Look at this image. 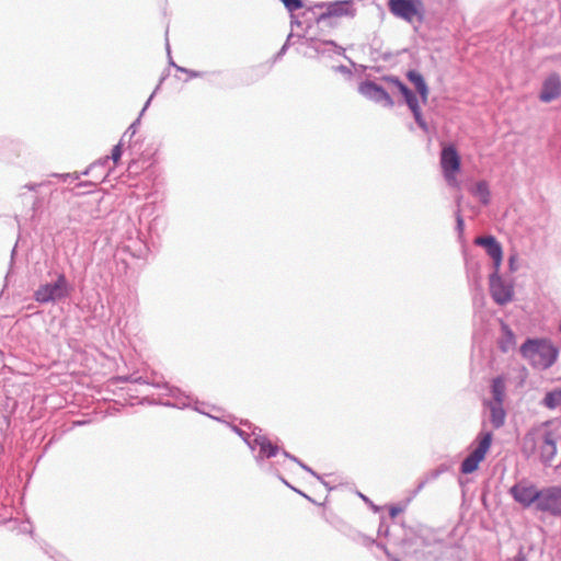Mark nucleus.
Listing matches in <instances>:
<instances>
[{
    "label": "nucleus",
    "mask_w": 561,
    "mask_h": 561,
    "mask_svg": "<svg viewBox=\"0 0 561 561\" xmlns=\"http://www.w3.org/2000/svg\"><path fill=\"white\" fill-rule=\"evenodd\" d=\"M559 438V433L551 427V423L545 422L528 431L523 438L522 450L528 458L538 456L545 466H551Z\"/></svg>",
    "instance_id": "f257e3e1"
},
{
    "label": "nucleus",
    "mask_w": 561,
    "mask_h": 561,
    "mask_svg": "<svg viewBox=\"0 0 561 561\" xmlns=\"http://www.w3.org/2000/svg\"><path fill=\"white\" fill-rule=\"evenodd\" d=\"M519 351L522 356L538 369L551 367L558 357V350L546 340L528 339Z\"/></svg>",
    "instance_id": "f03ea898"
},
{
    "label": "nucleus",
    "mask_w": 561,
    "mask_h": 561,
    "mask_svg": "<svg viewBox=\"0 0 561 561\" xmlns=\"http://www.w3.org/2000/svg\"><path fill=\"white\" fill-rule=\"evenodd\" d=\"M503 252L501 243L493 238V302L504 306L514 299V278H504L499 274Z\"/></svg>",
    "instance_id": "7ed1b4c3"
},
{
    "label": "nucleus",
    "mask_w": 561,
    "mask_h": 561,
    "mask_svg": "<svg viewBox=\"0 0 561 561\" xmlns=\"http://www.w3.org/2000/svg\"><path fill=\"white\" fill-rule=\"evenodd\" d=\"M461 159L454 145H444L440 152V168L450 185L457 184V174L460 171Z\"/></svg>",
    "instance_id": "20e7f679"
},
{
    "label": "nucleus",
    "mask_w": 561,
    "mask_h": 561,
    "mask_svg": "<svg viewBox=\"0 0 561 561\" xmlns=\"http://www.w3.org/2000/svg\"><path fill=\"white\" fill-rule=\"evenodd\" d=\"M70 294V287L65 275L60 274L54 284H44L34 294L36 301L45 304L59 300Z\"/></svg>",
    "instance_id": "39448f33"
},
{
    "label": "nucleus",
    "mask_w": 561,
    "mask_h": 561,
    "mask_svg": "<svg viewBox=\"0 0 561 561\" xmlns=\"http://www.w3.org/2000/svg\"><path fill=\"white\" fill-rule=\"evenodd\" d=\"M511 494L524 507L535 505L536 510L539 511L543 488L537 489L533 483L522 481L511 488Z\"/></svg>",
    "instance_id": "423d86ee"
},
{
    "label": "nucleus",
    "mask_w": 561,
    "mask_h": 561,
    "mask_svg": "<svg viewBox=\"0 0 561 561\" xmlns=\"http://www.w3.org/2000/svg\"><path fill=\"white\" fill-rule=\"evenodd\" d=\"M505 398V383L502 377L493 378V430L505 423L506 411L503 408Z\"/></svg>",
    "instance_id": "0eeeda50"
},
{
    "label": "nucleus",
    "mask_w": 561,
    "mask_h": 561,
    "mask_svg": "<svg viewBox=\"0 0 561 561\" xmlns=\"http://www.w3.org/2000/svg\"><path fill=\"white\" fill-rule=\"evenodd\" d=\"M539 512L548 513L554 517L561 516V485L543 488Z\"/></svg>",
    "instance_id": "6e6552de"
},
{
    "label": "nucleus",
    "mask_w": 561,
    "mask_h": 561,
    "mask_svg": "<svg viewBox=\"0 0 561 561\" xmlns=\"http://www.w3.org/2000/svg\"><path fill=\"white\" fill-rule=\"evenodd\" d=\"M491 443V434L486 433L483 435L479 445L470 453V455L461 463L462 473H472L479 467L481 460L484 459L486 451L489 450Z\"/></svg>",
    "instance_id": "1a4fd4ad"
},
{
    "label": "nucleus",
    "mask_w": 561,
    "mask_h": 561,
    "mask_svg": "<svg viewBox=\"0 0 561 561\" xmlns=\"http://www.w3.org/2000/svg\"><path fill=\"white\" fill-rule=\"evenodd\" d=\"M359 92L369 100H373L378 103H382L385 106H393V101L389 93L371 81H366L360 84Z\"/></svg>",
    "instance_id": "9d476101"
},
{
    "label": "nucleus",
    "mask_w": 561,
    "mask_h": 561,
    "mask_svg": "<svg viewBox=\"0 0 561 561\" xmlns=\"http://www.w3.org/2000/svg\"><path fill=\"white\" fill-rule=\"evenodd\" d=\"M561 94V78L558 73L549 75L542 83L539 99L542 102L549 103Z\"/></svg>",
    "instance_id": "9b49d317"
},
{
    "label": "nucleus",
    "mask_w": 561,
    "mask_h": 561,
    "mask_svg": "<svg viewBox=\"0 0 561 561\" xmlns=\"http://www.w3.org/2000/svg\"><path fill=\"white\" fill-rule=\"evenodd\" d=\"M389 9L394 15L408 21H412L417 13L411 0H389Z\"/></svg>",
    "instance_id": "f8f14e48"
},
{
    "label": "nucleus",
    "mask_w": 561,
    "mask_h": 561,
    "mask_svg": "<svg viewBox=\"0 0 561 561\" xmlns=\"http://www.w3.org/2000/svg\"><path fill=\"white\" fill-rule=\"evenodd\" d=\"M346 15H350V16L354 15V9L352 8V4L347 1L336 2L334 4H331L328 8L327 12L322 13L319 16L318 21L322 22V21H327L328 19L333 18V16L340 18V16H346Z\"/></svg>",
    "instance_id": "ddd939ff"
},
{
    "label": "nucleus",
    "mask_w": 561,
    "mask_h": 561,
    "mask_svg": "<svg viewBox=\"0 0 561 561\" xmlns=\"http://www.w3.org/2000/svg\"><path fill=\"white\" fill-rule=\"evenodd\" d=\"M500 323H501L502 334L497 341L499 348L503 353H508L511 351H514L516 347L515 334L508 328V325L505 324L502 320L500 321Z\"/></svg>",
    "instance_id": "4468645a"
},
{
    "label": "nucleus",
    "mask_w": 561,
    "mask_h": 561,
    "mask_svg": "<svg viewBox=\"0 0 561 561\" xmlns=\"http://www.w3.org/2000/svg\"><path fill=\"white\" fill-rule=\"evenodd\" d=\"M407 77L414 84L416 91L419 92L423 102L425 103L428 98V88H427L422 75L415 70H410L407 73Z\"/></svg>",
    "instance_id": "2eb2a0df"
},
{
    "label": "nucleus",
    "mask_w": 561,
    "mask_h": 561,
    "mask_svg": "<svg viewBox=\"0 0 561 561\" xmlns=\"http://www.w3.org/2000/svg\"><path fill=\"white\" fill-rule=\"evenodd\" d=\"M255 444L260 447V454L266 458L276 456L278 451V447L274 445L266 437H257L255 438Z\"/></svg>",
    "instance_id": "dca6fc26"
},
{
    "label": "nucleus",
    "mask_w": 561,
    "mask_h": 561,
    "mask_svg": "<svg viewBox=\"0 0 561 561\" xmlns=\"http://www.w3.org/2000/svg\"><path fill=\"white\" fill-rule=\"evenodd\" d=\"M391 81L397 85L399 91L402 93V95L405 99V102L410 110H415L416 104H419V101L415 96V94L405 85L403 84L399 79H391Z\"/></svg>",
    "instance_id": "f3484780"
},
{
    "label": "nucleus",
    "mask_w": 561,
    "mask_h": 561,
    "mask_svg": "<svg viewBox=\"0 0 561 561\" xmlns=\"http://www.w3.org/2000/svg\"><path fill=\"white\" fill-rule=\"evenodd\" d=\"M542 404L550 410L558 408L561 404V389L547 392Z\"/></svg>",
    "instance_id": "a211bd4d"
},
{
    "label": "nucleus",
    "mask_w": 561,
    "mask_h": 561,
    "mask_svg": "<svg viewBox=\"0 0 561 561\" xmlns=\"http://www.w3.org/2000/svg\"><path fill=\"white\" fill-rule=\"evenodd\" d=\"M474 243L484 247L486 253L491 255V236L479 237L476 239Z\"/></svg>",
    "instance_id": "6ab92c4d"
},
{
    "label": "nucleus",
    "mask_w": 561,
    "mask_h": 561,
    "mask_svg": "<svg viewBox=\"0 0 561 561\" xmlns=\"http://www.w3.org/2000/svg\"><path fill=\"white\" fill-rule=\"evenodd\" d=\"M289 11H297L304 7L301 0H282Z\"/></svg>",
    "instance_id": "aec40b11"
},
{
    "label": "nucleus",
    "mask_w": 561,
    "mask_h": 561,
    "mask_svg": "<svg viewBox=\"0 0 561 561\" xmlns=\"http://www.w3.org/2000/svg\"><path fill=\"white\" fill-rule=\"evenodd\" d=\"M508 267H510V272L511 273H514V272H516L519 268L518 254L516 252H513V253L510 254Z\"/></svg>",
    "instance_id": "412c9836"
},
{
    "label": "nucleus",
    "mask_w": 561,
    "mask_h": 561,
    "mask_svg": "<svg viewBox=\"0 0 561 561\" xmlns=\"http://www.w3.org/2000/svg\"><path fill=\"white\" fill-rule=\"evenodd\" d=\"M121 157H122V147L121 145H116L113 150H112V153H111V159L113 160V162L115 164L118 163V161L121 160Z\"/></svg>",
    "instance_id": "4be33fe9"
},
{
    "label": "nucleus",
    "mask_w": 561,
    "mask_h": 561,
    "mask_svg": "<svg viewBox=\"0 0 561 561\" xmlns=\"http://www.w3.org/2000/svg\"><path fill=\"white\" fill-rule=\"evenodd\" d=\"M413 112V115L415 117V121L417 122V124L422 127H425V123L424 121L422 119V116H421V108H420V105L416 104V107L415 110H411Z\"/></svg>",
    "instance_id": "5701e85b"
},
{
    "label": "nucleus",
    "mask_w": 561,
    "mask_h": 561,
    "mask_svg": "<svg viewBox=\"0 0 561 561\" xmlns=\"http://www.w3.org/2000/svg\"><path fill=\"white\" fill-rule=\"evenodd\" d=\"M514 561H526V557H525L522 552H519V553L515 557Z\"/></svg>",
    "instance_id": "b1692460"
},
{
    "label": "nucleus",
    "mask_w": 561,
    "mask_h": 561,
    "mask_svg": "<svg viewBox=\"0 0 561 561\" xmlns=\"http://www.w3.org/2000/svg\"><path fill=\"white\" fill-rule=\"evenodd\" d=\"M457 221H458V226H459V227H461V226H462V224H463V221H462L461 217H458Z\"/></svg>",
    "instance_id": "393cba45"
},
{
    "label": "nucleus",
    "mask_w": 561,
    "mask_h": 561,
    "mask_svg": "<svg viewBox=\"0 0 561 561\" xmlns=\"http://www.w3.org/2000/svg\"><path fill=\"white\" fill-rule=\"evenodd\" d=\"M559 330H560V332H561V322H560V327H559Z\"/></svg>",
    "instance_id": "a878e982"
}]
</instances>
